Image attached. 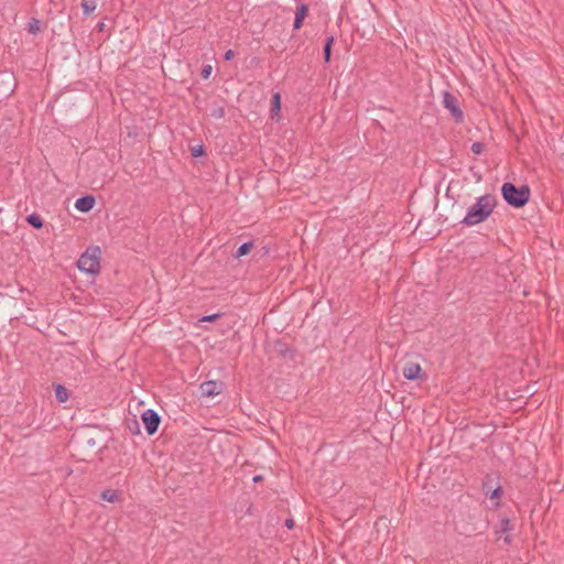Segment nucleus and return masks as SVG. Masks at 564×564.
<instances>
[{
	"label": "nucleus",
	"mask_w": 564,
	"mask_h": 564,
	"mask_svg": "<svg viewBox=\"0 0 564 564\" xmlns=\"http://www.w3.org/2000/svg\"><path fill=\"white\" fill-rule=\"evenodd\" d=\"M221 316L220 313H215V314H210V315H204L199 322H208V323H214L216 322L217 319H219Z\"/></svg>",
	"instance_id": "23"
},
{
	"label": "nucleus",
	"mask_w": 564,
	"mask_h": 564,
	"mask_svg": "<svg viewBox=\"0 0 564 564\" xmlns=\"http://www.w3.org/2000/svg\"><path fill=\"white\" fill-rule=\"evenodd\" d=\"M334 42H335V37L333 35H329L325 40L323 55H324V61L326 64H328L332 59V47L334 45Z\"/></svg>",
	"instance_id": "13"
},
{
	"label": "nucleus",
	"mask_w": 564,
	"mask_h": 564,
	"mask_svg": "<svg viewBox=\"0 0 564 564\" xmlns=\"http://www.w3.org/2000/svg\"><path fill=\"white\" fill-rule=\"evenodd\" d=\"M402 373L408 380H417L426 377L422 373V368L417 362H406L403 367Z\"/></svg>",
	"instance_id": "8"
},
{
	"label": "nucleus",
	"mask_w": 564,
	"mask_h": 564,
	"mask_svg": "<svg viewBox=\"0 0 564 564\" xmlns=\"http://www.w3.org/2000/svg\"><path fill=\"white\" fill-rule=\"evenodd\" d=\"M511 530H512V527H511L510 520L508 518H502L500 520L498 532L499 533H507V532H509Z\"/></svg>",
	"instance_id": "20"
},
{
	"label": "nucleus",
	"mask_w": 564,
	"mask_h": 564,
	"mask_svg": "<svg viewBox=\"0 0 564 564\" xmlns=\"http://www.w3.org/2000/svg\"><path fill=\"white\" fill-rule=\"evenodd\" d=\"M443 105L451 112L455 122H463L464 113L459 107L458 99L456 96L448 91H444Z\"/></svg>",
	"instance_id": "4"
},
{
	"label": "nucleus",
	"mask_w": 564,
	"mask_h": 564,
	"mask_svg": "<svg viewBox=\"0 0 564 564\" xmlns=\"http://www.w3.org/2000/svg\"><path fill=\"white\" fill-rule=\"evenodd\" d=\"M26 26V30L30 34L36 35L41 30V21L36 18H32L28 22Z\"/></svg>",
	"instance_id": "18"
},
{
	"label": "nucleus",
	"mask_w": 564,
	"mask_h": 564,
	"mask_svg": "<svg viewBox=\"0 0 564 564\" xmlns=\"http://www.w3.org/2000/svg\"><path fill=\"white\" fill-rule=\"evenodd\" d=\"M470 149H471L473 153L480 154V153H482V151L485 149V144L482 142H474L471 144Z\"/></svg>",
	"instance_id": "25"
},
{
	"label": "nucleus",
	"mask_w": 564,
	"mask_h": 564,
	"mask_svg": "<svg viewBox=\"0 0 564 564\" xmlns=\"http://www.w3.org/2000/svg\"><path fill=\"white\" fill-rule=\"evenodd\" d=\"M224 389L225 383L220 380H209L200 384L202 394L212 398L220 394Z\"/></svg>",
	"instance_id": "7"
},
{
	"label": "nucleus",
	"mask_w": 564,
	"mask_h": 564,
	"mask_svg": "<svg viewBox=\"0 0 564 564\" xmlns=\"http://www.w3.org/2000/svg\"><path fill=\"white\" fill-rule=\"evenodd\" d=\"M497 205L498 199L492 194H485L478 197L476 203L468 208L467 214L460 224L465 226H475L486 221Z\"/></svg>",
	"instance_id": "1"
},
{
	"label": "nucleus",
	"mask_w": 564,
	"mask_h": 564,
	"mask_svg": "<svg viewBox=\"0 0 564 564\" xmlns=\"http://www.w3.org/2000/svg\"><path fill=\"white\" fill-rule=\"evenodd\" d=\"M4 79H8V90H13L12 88V84H13V78L12 76L10 75H6V74H0V84L4 82Z\"/></svg>",
	"instance_id": "26"
},
{
	"label": "nucleus",
	"mask_w": 564,
	"mask_h": 564,
	"mask_svg": "<svg viewBox=\"0 0 564 564\" xmlns=\"http://www.w3.org/2000/svg\"><path fill=\"white\" fill-rule=\"evenodd\" d=\"M210 116L215 119H221L225 117V109L224 107H217L212 110Z\"/></svg>",
	"instance_id": "24"
},
{
	"label": "nucleus",
	"mask_w": 564,
	"mask_h": 564,
	"mask_svg": "<svg viewBox=\"0 0 564 564\" xmlns=\"http://www.w3.org/2000/svg\"><path fill=\"white\" fill-rule=\"evenodd\" d=\"M55 398L58 402L64 403L69 398V391L61 383L54 384Z\"/></svg>",
	"instance_id": "12"
},
{
	"label": "nucleus",
	"mask_w": 564,
	"mask_h": 564,
	"mask_svg": "<svg viewBox=\"0 0 564 564\" xmlns=\"http://www.w3.org/2000/svg\"><path fill=\"white\" fill-rule=\"evenodd\" d=\"M129 430L133 431L135 430V433H139V423L137 420H132V426L128 425Z\"/></svg>",
	"instance_id": "28"
},
{
	"label": "nucleus",
	"mask_w": 564,
	"mask_h": 564,
	"mask_svg": "<svg viewBox=\"0 0 564 564\" xmlns=\"http://www.w3.org/2000/svg\"><path fill=\"white\" fill-rule=\"evenodd\" d=\"M252 480H253V482H260V481L263 480V476L262 475H256Z\"/></svg>",
	"instance_id": "30"
},
{
	"label": "nucleus",
	"mask_w": 564,
	"mask_h": 564,
	"mask_svg": "<svg viewBox=\"0 0 564 564\" xmlns=\"http://www.w3.org/2000/svg\"><path fill=\"white\" fill-rule=\"evenodd\" d=\"M213 67L209 64L203 65L200 76L203 79H208L212 75Z\"/></svg>",
	"instance_id": "22"
},
{
	"label": "nucleus",
	"mask_w": 564,
	"mask_h": 564,
	"mask_svg": "<svg viewBox=\"0 0 564 564\" xmlns=\"http://www.w3.org/2000/svg\"><path fill=\"white\" fill-rule=\"evenodd\" d=\"M141 420L148 435H154L161 423V416L152 409L145 410L141 414Z\"/></svg>",
	"instance_id": "6"
},
{
	"label": "nucleus",
	"mask_w": 564,
	"mask_h": 564,
	"mask_svg": "<svg viewBox=\"0 0 564 564\" xmlns=\"http://www.w3.org/2000/svg\"><path fill=\"white\" fill-rule=\"evenodd\" d=\"M503 541L507 543V544H510L511 543V538L509 535H506L503 538Z\"/></svg>",
	"instance_id": "32"
},
{
	"label": "nucleus",
	"mask_w": 564,
	"mask_h": 564,
	"mask_svg": "<svg viewBox=\"0 0 564 564\" xmlns=\"http://www.w3.org/2000/svg\"><path fill=\"white\" fill-rule=\"evenodd\" d=\"M26 223L35 228V229H41L43 228L44 226V220L43 218L41 217V215L36 214V213H32L30 215L26 216L25 218Z\"/></svg>",
	"instance_id": "14"
},
{
	"label": "nucleus",
	"mask_w": 564,
	"mask_h": 564,
	"mask_svg": "<svg viewBox=\"0 0 564 564\" xmlns=\"http://www.w3.org/2000/svg\"><path fill=\"white\" fill-rule=\"evenodd\" d=\"M499 477L496 475H486L482 480V490L490 499H498L502 495V487L498 484Z\"/></svg>",
	"instance_id": "5"
},
{
	"label": "nucleus",
	"mask_w": 564,
	"mask_h": 564,
	"mask_svg": "<svg viewBox=\"0 0 564 564\" xmlns=\"http://www.w3.org/2000/svg\"><path fill=\"white\" fill-rule=\"evenodd\" d=\"M96 7L97 6L95 0H83L82 2V9L85 15H89L90 13H93Z\"/></svg>",
	"instance_id": "19"
},
{
	"label": "nucleus",
	"mask_w": 564,
	"mask_h": 564,
	"mask_svg": "<svg viewBox=\"0 0 564 564\" xmlns=\"http://www.w3.org/2000/svg\"><path fill=\"white\" fill-rule=\"evenodd\" d=\"M104 26H105V23H104V22H99V23L97 24V28H98V30H99V31H102V30H104Z\"/></svg>",
	"instance_id": "31"
},
{
	"label": "nucleus",
	"mask_w": 564,
	"mask_h": 564,
	"mask_svg": "<svg viewBox=\"0 0 564 564\" xmlns=\"http://www.w3.org/2000/svg\"><path fill=\"white\" fill-rule=\"evenodd\" d=\"M253 248V242L252 241H247V242H243L242 245H240L235 253V257L236 258H240V257H243V256H247Z\"/></svg>",
	"instance_id": "16"
},
{
	"label": "nucleus",
	"mask_w": 564,
	"mask_h": 564,
	"mask_svg": "<svg viewBox=\"0 0 564 564\" xmlns=\"http://www.w3.org/2000/svg\"><path fill=\"white\" fill-rule=\"evenodd\" d=\"M100 253L98 246L89 247L77 261V268L88 274H97L100 270Z\"/></svg>",
	"instance_id": "3"
},
{
	"label": "nucleus",
	"mask_w": 564,
	"mask_h": 564,
	"mask_svg": "<svg viewBox=\"0 0 564 564\" xmlns=\"http://www.w3.org/2000/svg\"><path fill=\"white\" fill-rule=\"evenodd\" d=\"M281 111V96L279 93H274L271 97V113L272 118L274 115H279Z\"/></svg>",
	"instance_id": "15"
},
{
	"label": "nucleus",
	"mask_w": 564,
	"mask_h": 564,
	"mask_svg": "<svg viewBox=\"0 0 564 564\" xmlns=\"http://www.w3.org/2000/svg\"><path fill=\"white\" fill-rule=\"evenodd\" d=\"M274 350L285 359L293 360L296 356V350L281 339L274 343Z\"/></svg>",
	"instance_id": "9"
},
{
	"label": "nucleus",
	"mask_w": 564,
	"mask_h": 564,
	"mask_svg": "<svg viewBox=\"0 0 564 564\" xmlns=\"http://www.w3.org/2000/svg\"><path fill=\"white\" fill-rule=\"evenodd\" d=\"M192 155L194 158H199L206 155V151L203 144H198L194 148H192Z\"/></svg>",
	"instance_id": "21"
},
{
	"label": "nucleus",
	"mask_w": 564,
	"mask_h": 564,
	"mask_svg": "<svg viewBox=\"0 0 564 564\" xmlns=\"http://www.w3.org/2000/svg\"><path fill=\"white\" fill-rule=\"evenodd\" d=\"M501 195L505 202L513 208L524 207L530 199V187L528 185L517 186L506 182L501 186Z\"/></svg>",
	"instance_id": "2"
},
{
	"label": "nucleus",
	"mask_w": 564,
	"mask_h": 564,
	"mask_svg": "<svg viewBox=\"0 0 564 564\" xmlns=\"http://www.w3.org/2000/svg\"><path fill=\"white\" fill-rule=\"evenodd\" d=\"M236 53L232 50H227L224 54L225 61H231L235 57Z\"/></svg>",
	"instance_id": "27"
},
{
	"label": "nucleus",
	"mask_w": 564,
	"mask_h": 564,
	"mask_svg": "<svg viewBox=\"0 0 564 564\" xmlns=\"http://www.w3.org/2000/svg\"><path fill=\"white\" fill-rule=\"evenodd\" d=\"M100 497L108 502H116L119 499L118 491L113 489H106L101 491Z\"/></svg>",
	"instance_id": "17"
},
{
	"label": "nucleus",
	"mask_w": 564,
	"mask_h": 564,
	"mask_svg": "<svg viewBox=\"0 0 564 564\" xmlns=\"http://www.w3.org/2000/svg\"><path fill=\"white\" fill-rule=\"evenodd\" d=\"M307 15H308V6L305 3H301L300 6H297L294 22H293V29L300 30Z\"/></svg>",
	"instance_id": "11"
},
{
	"label": "nucleus",
	"mask_w": 564,
	"mask_h": 564,
	"mask_svg": "<svg viewBox=\"0 0 564 564\" xmlns=\"http://www.w3.org/2000/svg\"><path fill=\"white\" fill-rule=\"evenodd\" d=\"M294 525H295V522H294V520H293V519H291V518H290V519H286V520H285V527H286L288 529H290V530H291V529H293V528H294Z\"/></svg>",
	"instance_id": "29"
},
{
	"label": "nucleus",
	"mask_w": 564,
	"mask_h": 564,
	"mask_svg": "<svg viewBox=\"0 0 564 564\" xmlns=\"http://www.w3.org/2000/svg\"><path fill=\"white\" fill-rule=\"evenodd\" d=\"M96 204V199L93 195H83L75 202V207L77 210L82 213H88L90 212Z\"/></svg>",
	"instance_id": "10"
}]
</instances>
